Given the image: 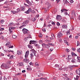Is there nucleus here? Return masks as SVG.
<instances>
[{
	"label": "nucleus",
	"mask_w": 80,
	"mask_h": 80,
	"mask_svg": "<svg viewBox=\"0 0 80 80\" xmlns=\"http://www.w3.org/2000/svg\"><path fill=\"white\" fill-rule=\"evenodd\" d=\"M72 50L73 51H75V48H72Z\"/></svg>",
	"instance_id": "69168bd1"
},
{
	"label": "nucleus",
	"mask_w": 80,
	"mask_h": 80,
	"mask_svg": "<svg viewBox=\"0 0 80 80\" xmlns=\"http://www.w3.org/2000/svg\"><path fill=\"white\" fill-rule=\"evenodd\" d=\"M9 28L11 29V30H15L16 28V27H10Z\"/></svg>",
	"instance_id": "393cba45"
},
{
	"label": "nucleus",
	"mask_w": 80,
	"mask_h": 80,
	"mask_svg": "<svg viewBox=\"0 0 80 80\" xmlns=\"http://www.w3.org/2000/svg\"><path fill=\"white\" fill-rule=\"evenodd\" d=\"M34 56V55L33 53H31L30 54V58L31 59L33 58Z\"/></svg>",
	"instance_id": "2eb2a0df"
},
{
	"label": "nucleus",
	"mask_w": 80,
	"mask_h": 80,
	"mask_svg": "<svg viewBox=\"0 0 80 80\" xmlns=\"http://www.w3.org/2000/svg\"><path fill=\"white\" fill-rule=\"evenodd\" d=\"M11 44V42H10V41H7V43L6 44V46H8V45H10Z\"/></svg>",
	"instance_id": "9b49d317"
},
{
	"label": "nucleus",
	"mask_w": 80,
	"mask_h": 80,
	"mask_svg": "<svg viewBox=\"0 0 80 80\" xmlns=\"http://www.w3.org/2000/svg\"><path fill=\"white\" fill-rule=\"evenodd\" d=\"M35 65H37V66H39V65H38V63L37 62H36L35 63Z\"/></svg>",
	"instance_id": "052dcab7"
},
{
	"label": "nucleus",
	"mask_w": 80,
	"mask_h": 80,
	"mask_svg": "<svg viewBox=\"0 0 80 80\" xmlns=\"http://www.w3.org/2000/svg\"><path fill=\"white\" fill-rule=\"evenodd\" d=\"M24 5L26 6V7H27V6H29V5H27V4H25V3H24Z\"/></svg>",
	"instance_id": "774afa93"
},
{
	"label": "nucleus",
	"mask_w": 80,
	"mask_h": 80,
	"mask_svg": "<svg viewBox=\"0 0 80 80\" xmlns=\"http://www.w3.org/2000/svg\"><path fill=\"white\" fill-rule=\"evenodd\" d=\"M25 24H23L22 26H21L19 28H22L23 27H25Z\"/></svg>",
	"instance_id": "c03bdc74"
},
{
	"label": "nucleus",
	"mask_w": 80,
	"mask_h": 80,
	"mask_svg": "<svg viewBox=\"0 0 80 80\" xmlns=\"http://www.w3.org/2000/svg\"><path fill=\"white\" fill-rule=\"evenodd\" d=\"M13 55H12L9 58V59H13Z\"/></svg>",
	"instance_id": "37998d69"
},
{
	"label": "nucleus",
	"mask_w": 80,
	"mask_h": 80,
	"mask_svg": "<svg viewBox=\"0 0 80 80\" xmlns=\"http://www.w3.org/2000/svg\"><path fill=\"white\" fill-rule=\"evenodd\" d=\"M13 25V23L12 22H10V23L9 24L8 26H12V25Z\"/></svg>",
	"instance_id": "7c9ffc66"
},
{
	"label": "nucleus",
	"mask_w": 80,
	"mask_h": 80,
	"mask_svg": "<svg viewBox=\"0 0 80 80\" xmlns=\"http://www.w3.org/2000/svg\"><path fill=\"white\" fill-rule=\"evenodd\" d=\"M8 48H13V46L10 45L8 46Z\"/></svg>",
	"instance_id": "bb28decb"
},
{
	"label": "nucleus",
	"mask_w": 80,
	"mask_h": 80,
	"mask_svg": "<svg viewBox=\"0 0 80 80\" xmlns=\"http://www.w3.org/2000/svg\"><path fill=\"white\" fill-rule=\"evenodd\" d=\"M65 11H66L67 12V11H68V10L66 9H62L61 10V12H62L61 13H62V12H65Z\"/></svg>",
	"instance_id": "dca6fc26"
},
{
	"label": "nucleus",
	"mask_w": 80,
	"mask_h": 80,
	"mask_svg": "<svg viewBox=\"0 0 80 80\" xmlns=\"http://www.w3.org/2000/svg\"><path fill=\"white\" fill-rule=\"evenodd\" d=\"M57 25H58V26H60V23H59V22H58L57 23Z\"/></svg>",
	"instance_id": "de8ad7c7"
},
{
	"label": "nucleus",
	"mask_w": 80,
	"mask_h": 80,
	"mask_svg": "<svg viewBox=\"0 0 80 80\" xmlns=\"http://www.w3.org/2000/svg\"><path fill=\"white\" fill-rule=\"evenodd\" d=\"M69 68L70 69V70L71 71V70H72V68H73L72 67V65L69 66Z\"/></svg>",
	"instance_id": "b1692460"
},
{
	"label": "nucleus",
	"mask_w": 80,
	"mask_h": 80,
	"mask_svg": "<svg viewBox=\"0 0 80 80\" xmlns=\"http://www.w3.org/2000/svg\"><path fill=\"white\" fill-rule=\"evenodd\" d=\"M4 37H3V36H2L0 37V38H2V40H3L4 39Z\"/></svg>",
	"instance_id": "8fccbe9b"
},
{
	"label": "nucleus",
	"mask_w": 80,
	"mask_h": 80,
	"mask_svg": "<svg viewBox=\"0 0 80 80\" xmlns=\"http://www.w3.org/2000/svg\"><path fill=\"white\" fill-rule=\"evenodd\" d=\"M71 62H72V63H75V59H72V60Z\"/></svg>",
	"instance_id": "5701e85b"
},
{
	"label": "nucleus",
	"mask_w": 80,
	"mask_h": 80,
	"mask_svg": "<svg viewBox=\"0 0 80 80\" xmlns=\"http://www.w3.org/2000/svg\"><path fill=\"white\" fill-rule=\"evenodd\" d=\"M9 33H13V31L11 30V29H10V28L9 27Z\"/></svg>",
	"instance_id": "a878e982"
},
{
	"label": "nucleus",
	"mask_w": 80,
	"mask_h": 80,
	"mask_svg": "<svg viewBox=\"0 0 80 80\" xmlns=\"http://www.w3.org/2000/svg\"><path fill=\"white\" fill-rule=\"evenodd\" d=\"M20 66H23V62H21L19 63Z\"/></svg>",
	"instance_id": "a19ab883"
},
{
	"label": "nucleus",
	"mask_w": 80,
	"mask_h": 80,
	"mask_svg": "<svg viewBox=\"0 0 80 80\" xmlns=\"http://www.w3.org/2000/svg\"><path fill=\"white\" fill-rule=\"evenodd\" d=\"M4 52H12V53H13V51H11V50H10L9 51V50H8L7 49H5L4 50Z\"/></svg>",
	"instance_id": "423d86ee"
},
{
	"label": "nucleus",
	"mask_w": 80,
	"mask_h": 80,
	"mask_svg": "<svg viewBox=\"0 0 80 80\" xmlns=\"http://www.w3.org/2000/svg\"><path fill=\"white\" fill-rule=\"evenodd\" d=\"M72 68H75V67H78V66L77 65H72Z\"/></svg>",
	"instance_id": "e433bc0d"
},
{
	"label": "nucleus",
	"mask_w": 80,
	"mask_h": 80,
	"mask_svg": "<svg viewBox=\"0 0 80 80\" xmlns=\"http://www.w3.org/2000/svg\"><path fill=\"white\" fill-rule=\"evenodd\" d=\"M51 23L52 24V25H53L54 26H55V22L52 21V22H51Z\"/></svg>",
	"instance_id": "ea45409f"
},
{
	"label": "nucleus",
	"mask_w": 80,
	"mask_h": 80,
	"mask_svg": "<svg viewBox=\"0 0 80 80\" xmlns=\"http://www.w3.org/2000/svg\"><path fill=\"white\" fill-rule=\"evenodd\" d=\"M77 52L80 53V48H78L77 50Z\"/></svg>",
	"instance_id": "49530a36"
},
{
	"label": "nucleus",
	"mask_w": 80,
	"mask_h": 80,
	"mask_svg": "<svg viewBox=\"0 0 80 80\" xmlns=\"http://www.w3.org/2000/svg\"><path fill=\"white\" fill-rule=\"evenodd\" d=\"M29 22V21L28 20H27L24 21L22 23L23 24H24V23L25 24H27Z\"/></svg>",
	"instance_id": "4468645a"
},
{
	"label": "nucleus",
	"mask_w": 80,
	"mask_h": 80,
	"mask_svg": "<svg viewBox=\"0 0 80 80\" xmlns=\"http://www.w3.org/2000/svg\"><path fill=\"white\" fill-rule=\"evenodd\" d=\"M46 44H45V43H43L42 44V46L43 47H46Z\"/></svg>",
	"instance_id": "cd10ccee"
},
{
	"label": "nucleus",
	"mask_w": 80,
	"mask_h": 80,
	"mask_svg": "<svg viewBox=\"0 0 80 80\" xmlns=\"http://www.w3.org/2000/svg\"><path fill=\"white\" fill-rule=\"evenodd\" d=\"M25 55L28 56V55H29V51H28L26 52Z\"/></svg>",
	"instance_id": "c85d7f7f"
},
{
	"label": "nucleus",
	"mask_w": 80,
	"mask_h": 80,
	"mask_svg": "<svg viewBox=\"0 0 80 80\" xmlns=\"http://www.w3.org/2000/svg\"><path fill=\"white\" fill-rule=\"evenodd\" d=\"M55 67L58 68V67H59V66L58 64H56L55 65Z\"/></svg>",
	"instance_id": "864d4df0"
},
{
	"label": "nucleus",
	"mask_w": 80,
	"mask_h": 80,
	"mask_svg": "<svg viewBox=\"0 0 80 80\" xmlns=\"http://www.w3.org/2000/svg\"><path fill=\"white\" fill-rule=\"evenodd\" d=\"M31 51H32V53L34 54V56L36 57V53L37 52L34 49H31Z\"/></svg>",
	"instance_id": "f03ea898"
},
{
	"label": "nucleus",
	"mask_w": 80,
	"mask_h": 80,
	"mask_svg": "<svg viewBox=\"0 0 80 80\" xmlns=\"http://www.w3.org/2000/svg\"><path fill=\"white\" fill-rule=\"evenodd\" d=\"M17 13H18V12H20V8H18L17 9Z\"/></svg>",
	"instance_id": "58836bf2"
},
{
	"label": "nucleus",
	"mask_w": 80,
	"mask_h": 80,
	"mask_svg": "<svg viewBox=\"0 0 80 80\" xmlns=\"http://www.w3.org/2000/svg\"><path fill=\"white\" fill-rule=\"evenodd\" d=\"M64 43H66L68 45H69V43L67 42V40H64Z\"/></svg>",
	"instance_id": "aec40b11"
},
{
	"label": "nucleus",
	"mask_w": 80,
	"mask_h": 80,
	"mask_svg": "<svg viewBox=\"0 0 80 80\" xmlns=\"http://www.w3.org/2000/svg\"><path fill=\"white\" fill-rule=\"evenodd\" d=\"M5 22V21H4V20H2L1 21V24H3V22Z\"/></svg>",
	"instance_id": "72a5a7b5"
},
{
	"label": "nucleus",
	"mask_w": 80,
	"mask_h": 80,
	"mask_svg": "<svg viewBox=\"0 0 80 80\" xmlns=\"http://www.w3.org/2000/svg\"><path fill=\"white\" fill-rule=\"evenodd\" d=\"M63 34L62 33V32H59L58 34V37L60 38V37H63Z\"/></svg>",
	"instance_id": "39448f33"
},
{
	"label": "nucleus",
	"mask_w": 80,
	"mask_h": 80,
	"mask_svg": "<svg viewBox=\"0 0 80 80\" xmlns=\"http://www.w3.org/2000/svg\"><path fill=\"white\" fill-rule=\"evenodd\" d=\"M75 55V53H74V52H72V56H74V55Z\"/></svg>",
	"instance_id": "0e129e2a"
},
{
	"label": "nucleus",
	"mask_w": 80,
	"mask_h": 80,
	"mask_svg": "<svg viewBox=\"0 0 80 80\" xmlns=\"http://www.w3.org/2000/svg\"><path fill=\"white\" fill-rule=\"evenodd\" d=\"M1 68H2V69H5V64H2L1 66Z\"/></svg>",
	"instance_id": "a211bd4d"
},
{
	"label": "nucleus",
	"mask_w": 80,
	"mask_h": 80,
	"mask_svg": "<svg viewBox=\"0 0 80 80\" xmlns=\"http://www.w3.org/2000/svg\"><path fill=\"white\" fill-rule=\"evenodd\" d=\"M5 68H8L9 67L8 66V65H4Z\"/></svg>",
	"instance_id": "c756f323"
},
{
	"label": "nucleus",
	"mask_w": 80,
	"mask_h": 80,
	"mask_svg": "<svg viewBox=\"0 0 80 80\" xmlns=\"http://www.w3.org/2000/svg\"><path fill=\"white\" fill-rule=\"evenodd\" d=\"M12 37L13 38H15L17 37V36L15 35H14L12 36Z\"/></svg>",
	"instance_id": "a18cd8bd"
},
{
	"label": "nucleus",
	"mask_w": 80,
	"mask_h": 80,
	"mask_svg": "<svg viewBox=\"0 0 80 80\" xmlns=\"http://www.w3.org/2000/svg\"><path fill=\"white\" fill-rule=\"evenodd\" d=\"M75 38H76V39H78V36H75Z\"/></svg>",
	"instance_id": "680f3d73"
},
{
	"label": "nucleus",
	"mask_w": 80,
	"mask_h": 80,
	"mask_svg": "<svg viewBox=\"0 0 80 80\" xmlns=\"http://www.w3.org/2000/svg\"><path fill=\"white\" fill-rule=\"evenodd\" d=\"M21 8L22 9V11H25V8L23 7H21Z\"/></svg>",
	"instance_id": "f704fd0d"
},
{
	"label": "nucleus",
	"mask_w": 80,
	"mask_h": 80,
	"mask_svg": "<svg viewBox=\"0 0 80 80\" xmlns=\"http://www.w3.org/2000/svg\"><path fill=\"white\" fill-rule=\"evenodd\" d=\"M77 58L78 59V60H77V62H80V60L79 59V58H78V57H77Z\"/></svg>",
	"instance_id": "603ef678"
},
{
	"label": "nucleus",
	"mask_w": 80,
	"mask_h": 80,
	"mask_svg": "<svg viewBox=\"0 0 80 80\" xmlns=\"http://www.w3.org/2000/svg\"><path fill=\"white\" fill-rule=\"evenodd\" d=\"M28 47L29 48L32 49L33 48V47L32 46L31 44H29L28 45Z\"/></svg>",
	"instance_id": "6ab92c4d"
},
{
	"label": "nucleus",
	"mask_w": 80,
	"mask_h": 80,
	"mask_svg": "<svg viewBox=\"0 0 80 80\" xmlns=\"http://www.w3.org/2000/svg\"><path fill=\"white\" fill-rule=\"evenodd\" d=\"M51 36L52 37H53V39L55 38V36L54 35V34H52Z\"/></svg>",
	"instance_id": "c9c22d12"
},
{
	"label": "nucleus",
	"mask_w": 80,
	"mask_h": 80,
	"mask_svg": "<svg viewBox=\"0 0 80 80\" xmlns=\"http://www.w3.org/2000/svg\"><path fill=\"white\" fill-rule=\"evenodd\" d=\"M64 14L65 15H68L67 12H66L65 13H64Z\"/></svg>",
	"instance_id": "bf43d9fd"
},
{
	"label": "nucleus",
	"mask_w": 80,
	"mask_h": 80,
	"mask_svg": "<svg viewBox=\"0 0 80 80\" xmlns=\"http://www.w3.org/2000/svg\"><path fill=\"white\" fill-rule=\"evenodd\" d=\"M76 72L77 74L78 75H80V70H77Z\"/></svg>",
	"instance_id": "412c9836"
},
{
	"label": "nucleus",
	"mask_w": 80,
	"mask_h": 80,
	"mask_svg": "<svg viewBox=\"0 0 80 80\" xmlns=\"http://www.w3.org/2000/svg\"><path fill=\"white\" fill-rule=\"evenodd\" d=\"M26 1L27 3L28 4H29V5H31V6H32V3L31 2H30V1H29V0H26Z\"/></svg>",
	"instance_id": "0eeeda50"
},
{
	"label": "nucleus",
	"mask_w": 80,
	"mask_h": 80,
	"mask_svg": "<svg viewBox=\"0 0 80 80\" xmlns=\"http://www.w3.org/2000/svg\"><path fill=\"white\" fill-rule=\"evenodd\" d=\"M52 22V20H49V21H48V23H51Z\"/></svg>",
	"instance_id": "13d9d810"
},
{
	"label": "nucleus",
	"mask_w": 80,
	"mask_h": 80,
	"mask_svg": "<svg viewBox=\"0 0 80 80\" xmlns=\"http://www.w3.org/2000/svg\"><path fill=\"white\" fill-rule=\"evenodd\" d=\"M36 18H33L32 19V22H35L36 20Z\"/></svg>",
	"instance_id": "4be33fe9"
},
{
	"label": "nucleus",
	"mask_w": 80,
	"mask_h": 80,
	"mask_svg": "<svg viewBox=\"0 0 80 80\" xmlns=\"http://www.w3.org/2000/svg\"><path fill=\"white\" fill-rule=\"evenodd\" d=\"M77 46H79V42L78 41L77 42Z\"/></svg>",
	"instance_id": "6e6d98bb"
},
{
	"label": "nucleus",
	"mask_w": 80,
	"mask_h": 80,
	"mask_svg": "<svg viewBox=\"0 0 80 80\" xmlns=\"http://www.w3.org/2000/svg\"><path fill=\"white\" fill-rule=\"evenodd\" d=\"M48 44L49 45H52V46H54V44H52V43H48Z\"/></svg>",
	"instance_id": "4c0bfd02"
},
{
	"label": "nucleus",
	"mask_w": 80,
	"mask_h": 80,
	"mask_svg": "<svg viewBox=\"0 0 80 80\" xmlns=\"http://www.w3.org/2000/svg\"><path fill=\"white\" fill-rule=\"evenodd\" d=\"M27 68V70H28V71H31L32 70V68L31 66H28V68Z\"/></svg>",
	"instance_id": "1a4fd4ad"
},
{
	"label": "nucleus",
	"mask_w": 80,
	"mask_h": 80,
	"mask_svg": "<svg viewBox=\"0 0 80 80\" xmlns=\"http://www.w3.org/2000/svg\"><path fill=\"white\" fill-rule=\"evenodd\" d=\"M50 46L48 45L47 44H46V47L47 48H50Z\"/></svg>",
	"instance_id": "2f4dec72"
},
{
	"label": "nucleus",
	"mask_w": 80,
	"mask_h": 80,
	"mask_svg": "<svg viewBox=\"0 0 80 80\" xmlns=\"http://www.w3.org/2000/svg\"><path fill=\"white\" fill-rule=\"evenodd\" d=\"M23 62H25V63H29V60L27 58H25L23 60Z\"/></svg>",
	"instance_id": "6e6552de"
},
{
	"label": "nucleus",
	"mask_w": 80,
	"mask_h": 80,
	"mask_svg": "<svg viewBox=\"0 0 80 80\" xmlns=\"http://www.w3.org/2000/svg\"><path fill=\"white\" fill-rule=\"evenodd\" d=\"M28 55H26V54H25V58H28Z\"/></svg>",
	"instance_id": "5fc2aeb1"
},
{
	"label": "nucleus",
	"mask_w": 80,
	"mask_h": 80,
	"mask_svg": "<svg viewBox=\"0 0 80 80\" xmlns=\"http://www.w3.org/2000/svg\"><path fill=\"white\" fill-rule=\"evenodd\" d=\"M11 12L13 13V14H15V13H17V12L15 11H11Z\"/></svg>",
	"instance_id": "f3484780"
},
{
	"label": "nucleus",
	"mask_w": 80,
	"mask_h": 80,
	"mask_svg": "<svg viewBox=\"0 0 80 80\" xmlns=\"http://www.w3.org/2000/svg\"><path fill=\"white\" fill-rule=\"evenodd\" d=\"M63 2L64 4L68 3V2L67 1V0H63Z\"/></svg>",
	"instance_id": "f8f14e48"
},
{
	"label": "nucleus",
	"mask_w": 80,
	"mask_h": 80,
	"mask_svg": "<svg viewBox=\"0 0 80 80\" xmlns=\"http://www.w3.org/2000/svg\"><path fill=\"white\" fill-rule=\"evenodd\" d=\"M4 30V28L0 27V30Z\"/></svg>",
	"instance_id": "4d7b16f0"
},
{
	"label": "nucleus",
	"mask_w": 80,
	"mask_h": 80,
	"mask_svg": "<svg viewBox=\"0 0 80 80\" xmlns=\"http://www.w3.org/2000/svg\"><path fill=\"white\" fill-rule=\"evenodd\" d=\"M62 28L64 29H67V25H63V26H62Z\"/></svg>",
	"instance_id": "9d476101"
},
{
	"label": "nucleus",
	"mask_w": 80,
	"mask_h": 80,
	"mask_svg": "<svg viewBox=\"0 0 80 80\" xmlns=\"http://www.w3.org/2000/svg\"><path fill=\"white\" fill-rule=\"evenodd\" d=\"M32 8H29L28 10H27V11H26L25 13L27 14H28V13H29L31 12H32Z\"/></svg>",
	"instance_id": "20e7f679"
},
{
	"label": "nucleus",
	"mask_w": 80,
	"mask_h": 80,
	"mask_svg": "<svg viewBox=\"0 0 80 80\" xmlns=\"http://www.w3.org/2000/svg\"><path fill=\"white\" fill-rule=\"evenodd\" d=\"M56 20H62V16L60 15H57L56 18Z\"/></svg>",
	"instance_id": "7ed1b4c3"
},
{
	"label": "nucleus",
	"mask_w": 80,
	"mask_h": 80,
	"mask_svg": "<svg viewBox=\"0 0 80 80\" xmlns=\"http://www.w3.org/2000/svg\"><path fill=\"white\" fill-rule=\"evenodd\" d=\"M36 41H30V44H31V43H32V44H33L34 43H35Z\"/></svg>",
	"instance_id": "ddd939ff"
},
{
	"label": "nucleus",
	"mask_w": 80,
	"mask_h": 80,
	"mask_svg": "<svg viewBox=\"0 0 80 80\" xmlns=\"http://www.w3.org/2000/svg\"><path fill=\"white\" fill-rule=\"evenodd\" d=\"M39 37L40 38H41V37H42V34L41 33H40L39 35Z\"/></svg>",
	"instance_id": "3c124183"
},
{
	"label": "nucleus",
	"mask_w": 80,
	"mask_h": 80,
	"mask_svg": "<svg viewBox=\"0 0 80 80\" xmlns=\"http://www.w3.org/2000/svg\"><path fill=\"white\" fill-rule=\"evenodd\" d=\"M39 42L40 43H43V41H42V40H40L39 41Z\"/></svg>",
	"instance_id": "09e8293b"
},
{
	"label": "nucleus",
	"mask_w": 80,
	"mask_h": 80,
	"mask_svg": "<svg viewBox=\"0 0 80 80\" xmlns=\"http://www.w3.org/2000/svg\"><path fill=\"white\" fill-rule=\"evenodd\" d=\"M42 31H43V32H46V30H45V29H42Z\"/></svg>",
	"instance_id": "338daca9"
},
{
	"label": "nucleus",
	"mask_w": 80,
	"mask_h": 80,
	"mask_svg": "<svg viewBox=\"0 0 80 80\" xmlns=\"http://www.w3.org/2000/svg\"><path fill=\"white\" fill-rule=\"evenodd\" d=\"M66 51L67 52H70V50L68 49H66Z\"/></svg>",
	"instance_id": "79ce46f5"
},
{
	"label": "nucleus",
	"mask_w": 80,
	"mask_h": 80,
	"mask_svg": "<svg viewBox=\"0 0 80 80\" xmlns=\"http://www.w3.org/2000/svg\"><path fill=\"white\" fill-rule=\"evenodd\" d=\"M22 31L24 34H25L26 33L28 34V30L25 28H23V29L22 30Z\"/></svg>",
	"instance_id": "f257e3e1"
},
{
	"label": "nucleus",
	"mask_w": 80,
	"mask_h": 80,
	"mask_svg": "<svg viewBox=\"0 0 80 80\" xmlns=\"http://www.w3.org/2000/svg\"><path fill=\"white\" fill-rule=\"evenodd\" d=\"M17 54L18 55H20L21 54V52L19 51H17Z\"/></svg>",
	"instance_id": "473e14b6"
},
{
	"label": "nucleus",
	"mask_w": 80,
	"mask_h": 80,
	"mask_svg": "<svg viewBox=\"0 0 80 80\" xmlns=\"http://www.w3.org/2000/svg\"><path fill=\"white\" fill-rule=\"evenodd\" d=\"M32 13H35V11H34V10H32Z\"/></svg>",
	"instance_id": "e2e57ef3"
}]
</instances>
